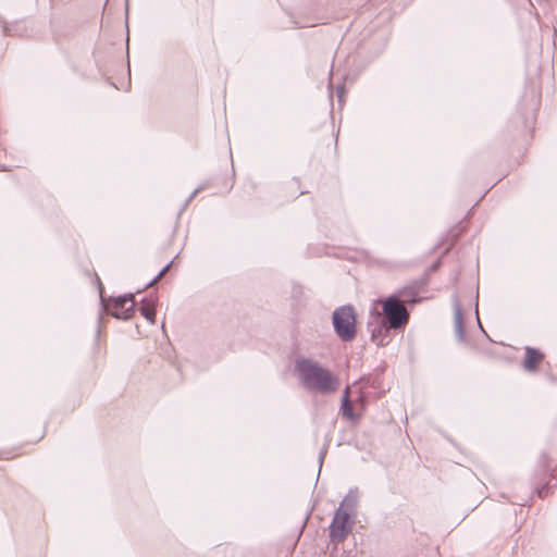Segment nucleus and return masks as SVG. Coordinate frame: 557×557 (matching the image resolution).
I'll return each instance as SVG.
<instances>
[{
  "label": "nucleus",
  "mask_w": 557,
  "mask_h": 557,
  "mask_svg": "<svg viewBox=\"0 0 557 557\" xmlns=\"http://www.w3.org/2000/svg\"><path fill=\"white\" fill-rule=\"evenodd\" d=\"M296 369L304 384L323 393L335 391L338 386L336 379L326 370L309 360L297 362Z\"/></svg>",
  "instance_id": "nucleus-2"
},
{
  "label": "nucleus",
  "mask_w": 557,
  "mask_h": 557,
  "mask_svg": "<svg viewBox=\"0 0 557 557\" xmlns=\"http://www.w3.org/2000/svg\"><path fill=\"white\" fill-rule=\"evenodd\" d=\"M543 359L544 355L540 350L528 347L525 349L523 366L528 371H535Z\"/></svg>",
  "instance_id": "nucleus-7"
},
{
  "label": "nucleus",
  "mask_w": 557,
  "mask_h": 557,
  "mask_svg": "<svg viewBox=\"0 0 557 557\" xmlns=\"http://www.w3.org/2000/svg\"><path fill=\"white\" fill-rule=\"evenodd\" d=\"M140 312L143 317L151 324L156 321V299L153 297H147L143 300Z\"/></svg>",
  "instance_id": "nucleus-8"
},
{
  "label": "nucleus",
  "mask_w": 557,
  "mask_h": 557,
  "mask_svg": "<svg viewBox=\"0 0 557 557\" xmlns=\"http://www.w3.org/2000/svg\"><path fill=\"white\" fill-rule=\"evenodd\" d=\"M406 297V292L401 289L396 295L376 302L382 306V314L384 315L382 324H385L393 330L406 326L409 320V313L403 301Z\"/></svg>",
  "instance_id": "nucleus-3"
},
{
  "label": "nucleus",
  "mask_w": 557,
  "mask_h": 557,
  "mask_svg": "<svg viewBox=\"0 0 557 557\" xmlns=\"http://www.w3.org/2000/svg\"><path fill=\"white\" fill-rule=\"evenodd\" d=\"M135 301L133 296H123L115 298L110 304V312L117 319H129L134 313Z\"/></svg>",
  "instance_id": "nucleus-6"
},
{
  "label": "nucleus",
  "mask_w": 557,
  "mask_h": 557,
  "mask_svg": "<svg viewBox=\"0 0 557 557\" xmlns=\"http://www.w3.org/2000/svg\"><path fill=\"white\" fill-rule=\"evenodd\" d=\"M391 327L385 324H381L377 330H373L372 332V341L377 346H386L391 342Z\"/></svg>",
  "instance_id": "nucleus-9"
},
{
  "label": "nucleus",
  "mask_w": 557,
  "mask_h": 557,
  "mask_svg": "<svg viewBox=\"0 0 557 557\" xmlns=\"http://www.w3.org/2000/svg\"><path fill=\"white\" fill-rule=\"evenodd\" d=\"M372 312H373V313L375 312V313H376V315H381V313H380L379 311H376V307H374V308H373Z\"/></svg>",
  "instance_id": "nucleus-11"
},
{
  "label": "nucleus",
  "mask_w": 557,
  "mask_h": 557,
  "mask_svg": "<svg viewBox=\"0 0 557 557\" xmlns=\"http://www.w3.org/2000/svg\"><path fill=\"white\" fill-rule=\"evenodd\" d=\"M333 323L336 333L342 339L348 341L355 336L356 317L351 307L344 306L335 310L333 313Z\"/></svg>",
  "instance_id": "nucleus-4"
},
{
  "label": "nucleus",
  "mask_w": 557,
  "mask_h": 557,
  "mask_svg": "<svg viewBox=\"0 0 557 557\" xmlns=\"http://www.w3.org/2000/svg\"><path fill=\"white\" fill-rule=\"evenodd\" d=\"M350 531V516L341 507L331 524L330 535L333 541H343Z\"/></svg>",
  "instance_id": "nucleus-5"
},
{
  "label": "nucleus",
  "mask_w": 557,
  "mask_h": 557,
  "mask_svg": "<svg viewBox=\"0 0 557 557\" xmlns=\"http://www.w3.org/2000/svg\"><path fill=\"white\" fill-rule=\"evenodd\" d=\"M371 388L376 389L373 384H369V380H361L346 388L342 403V412L346 419L356 421L361 417L366 400L373 394Z\"/></svg>",
  "instance_id": "nucleus-1"
},
{
  "label": "nucleus",
  "mask_w": 557,
  "mask_h": 557,
  "mask_svg": "<svg viewBox=\"0 0 557 557\" xmlns=\"http://www.w3.org/2000/svg\"><path fill=\"white\" fill-rule=\"evenodd\" d=\"M457 327H458V333H459V336L462 337V330H461V319H460V314L457 315Z\"/></svg>",
  "instance_id": "nucleus-10"
}]
</instances>
